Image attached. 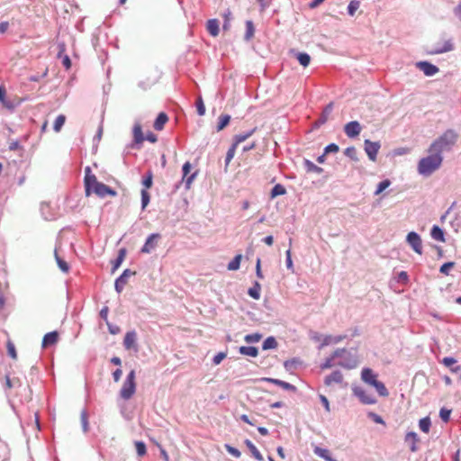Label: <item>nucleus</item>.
Listing matches in <instances>:
<instances>
[{"label":"nucleus","instance_id":"1","mask_svg":"<svg viewBox=\"0 0 461 461\" xmlns=\"http://www.w3.org/2000/svg\"><path fill=\"white\" fill-rule=\"evenodd\" d=\"M429 155L422 158L418 164V171L420 175L429 176L436 171L442 163L443 158L438 152H429Z\"/></svg>","mask_w":461,"mask_h":461},{"label":"nucleus","instance_id":"2","mask_svg":"<svg viewBox=\"0 0 461 461\" xmlns=\"http://www.w3.org/2000/svg\"><path fill=\"white\" fill-rule=\"evenodd\" d=\"M457 135L452 130L446 131L439 138L432 142L429 152H438L441 155L444 150L449 149L456 141Z\"/></svg>","mask_w":461,"mask_h":461},{"label":"nucleus","instance_id":"3","mask_svg":"<svg viewBox=\"0 0 461 461\" xmlns=\"http://www.w3.org/2000/svg\"><path fill=\"white\" fill-rule=\"evenodd\" d=\"M362 380L374 386L381 396H388L389 393L385 385L377 380V375L370 368H364L361 372Z\"/></svg>","mask_w":461,"mask_h":461},{"label":"nucleus","instance_id":"4","mask_svg":"<svg viewBox=\"0 0 461 461\" xmlns=\"http://www.w3.org/2000/svg\"><path fill=\"white\" fill-rule=\"evenodd\" d=\"M136 375L135 371L131 370L126 376L125 381L120 390V396L122 399L130 400L136 392Z\"/></svg>","mask_w":461,"mask_h":461},{"label":"nucleus","instance_id":"5","mask_svg":"<svg viewBox=\"0 0 461 461\" xmlns=\"http://www.w3.org/2000/svg\"><path fill=\"white\" fill-rule=\"evenodd\" d=\"M255 131H256V128L252 129L251 131H248L246 133L238 134V135L234 136L233 143H232L231 147L229 149V150L227 151V154H226V158H225V166L226 167L229 166L230 162L233 158L238 145L240 143L245 141L250 136H252Z\"/></svg>","mask_w":461,"mask_h":461},{"label":"nucleus","instance_id":"6","mask_svg":"<svg viewBox=\"0 0 461 461\" xmlns=\"http://www.w3.org/2000/svg\"><path fill=\"white\" fill-rule=\"evenodd\" d=\"M96 176L91 173V168L86 167L85 168V189L86 196H89L92 193V189L98 184Z\"/></svg>","mask_w":461,"mask_h":461},{"label":"nucleus","instance_id":"7","mask_svg":"<svg viewBox=\"0 0 461 461\" xmlns=\"http://www.w3.org/2000/svg\"><path fill=\"white\" fill-rule=\"evenodd\" d=\"M160 238L161 235L159 233H152L149 235L141 248L140 252L144 254L151 253L157 248Z\"/></svg>","mask_w":461,"mask_h":461},{"label":"nucleus","instance_id":"8","mask_svg":"<svg viewBox=\"0 0 461 461\" xmlns=\"http://www.w3.org/2000/svg\"><path fill=\"white\" fill-rule=\"evenodd\" d=\"M407 242L416 253L420 255L422 254V241L420 235L414 231L409 232L407 235Z\"/></svg>","mask_w":461,"mask_h":461},{"label":"nucleus","instance_id":"9","mask_svg":"<svg viewBox=\"0 0 461 461\" xmlns=\"http://www.w3.org/2000/svg\"><path fill=\"white\" fill-rule=\"evenodd\" d=\"M123 346L126 349H132L134 352H138L137 345V333L134 330L128 331L123 339Z\"/></svg>","mask_w":461,"mask_h":461},{"label":"nucleus","instance_id":"10","mask_svg":"<svg viewBox=\"0 0 461 461\" xmlns=\"http://www.w3.org/2000/svg\"><path fill=\"white\" fill-rule=\"evenodd\" d=\"M92 193L95 194L97 196L104 198L106 195L115 196L117 194L116 191L110 188L108 185L99 182L93 189Z\"/></svg>","mask_w":461,"mask_h":461},{"label":"nucleus","instance_id":"11","mask_svg":"<svg viewBox=\"0 0 461 461\" xmlns=\"http://www.w3.org/2000/svg\"><path fill=\"white\" fill-rule=\"evenodd\" d=\"M191 168H192L191 163L188 161L185 162L182 167V170H183L182 181L185 182L186 189H189L191 187V185L197 175V172H194L191 176H188V174L190 173Z\"/></svg>","mask_w":461,"mask_h":461},{"label":"nucleus","instance_id":"12","mask_svg":"<svg viewBox=\"0 0 461 461\" xmlns=\"http://www.w3.org/2000/svg\"><path fill=\"white\" fill-rule=\"evenodd\" d=\"M379 149V142H373L369 140H365V151L366 152L370 160L375 161Z\"/></svg>","mask_w":461,"mask_h":461},{"label":"nucleus","instance_id":"13","mask_svg":"<svg viewBox=\"0 0 461 461\" xmlns=\"http://www.w3.org/2000/svg\"><path fill=\"white\" fill-rule=\"evenodd\" d=\"M353 392L354 394L358 397L361 402L364 404H374L376 402L371 394L367 393V392L361 387L354 388Z\"/></svg>","mask_w":461,"mask_h":461},{"label":"nucleus","instance_id":"14","mask_svg":"<svg viewBox=\"0 0 461 461\" xmlns=\"http://www.w3.org/2000/svg\"><path fill=\"white\" fill-rule=\"evenodd\" d=\"M361 130V125L357 121L349 122L344 127L345 133L348 138H355L358 136Z\"/></svg>","mask_w":461,"mask_h":461},{"label":"nucleus","instance_id":"15","mask_svg":"<svg viewBox=\"0 0 461 461\" xmlns=\"http://www.w3.org/2000/svg\"><path fill=\"white\" fill-rule=\"evenodd\" d=\"M417 67L423 71V73L426 76H433L438 71V68L435 65L427 62V61H420L417 63Z\"/></svg>","mask_w":461,"mask_h":461},{"label":"nucleus","instance_id":"16","mask_svg":"<svg viewBox=\"0 0 461 461\" xmlns=\"http://www.w3.org/2000/svg\"><path fill=\"white\" fill-rule=\"evenodd\" d=\"M59 340V333L57 331H51L44 335L42 339V348L55 345Z\"/></svg>","mask_w":461,"mask_h":461},{"label":"nucleus","instance_id":"17","mask_svg":"<svg viewBox=\"0 0 461 461\" xmlns=\"http://www.w3.org/2000/svg\"><path fill=\"white\" fill-rule=\"evenodd\" d=\"M453 44L450 41H444L442 43H438L433 50L429 51L430 54H439L452 50Z\"/></svg>","mask_w":461,"mask_h":461},{"label":"nucleus","instance_id":"18","mask_svg":"<svg viewBox=\"0 0 461 461\" xmlns=\"http://www.w3.org/2000/svg\"><path fill=\"white\" fill-rule=\"evenodd\" d=\"M168 122V116L166 113L161 112L158 113L157 119L154 122L153 127L156 131L163 130L165 124Z\"/></svg>","mask_w":461,"mask_h":461},{"label":"nucleus","instance_id":"19","mask_svg":"<svg viewBox=\"0 0 461 461\" xmlns=\"http://www.w3.org/2000/svg\"><path fill=\"white\" fill-rule=\"evenodd\" d=\"M313 452L315 455L320 456L321 458H323L325 461H337L336 459H333L330 456V450L326 448H322L321 447H315L313 448Z\"/></svg>","mask_w":461,"mask_h":461},{"label":"nucleus","instance_id":"20","mask_svg":"<svg viewBox=\"0 0 461 461\" xmlns=\"http://www.w3.org/2000/svg\"><path fill=\"white\" fill-rule=\"evenodd\" d=\"M343 381V375L339 371L332 372L329 376L325 378V384L330 385L333 383L339 384Z\"/></svg>","mask_w":461,"mask_h":461},{"label":"nucleus","instance_id":"21","mask_svg":"<svg viewBox=\"0 0 461 461\" xmlns=\"http://www.w3.org/2000/svg\"><path fill=\"white\" fill-rule=\"evenodd\" d=\"M405 441L411 444L410 447L411 452L417 451V442L419 441V438L415 432H408L405 436Z\"/></svg>","mask_w":461,"mask_h":461},{"label":"nucleus","instance_id":"22","mask_svg":"<svg viewBox=\"0 0 461 461\" xmlns=\"http://www.w3.org/2000/svg\"><path fill=\"white\" fill-rule=\"evenodd\" d=\"M206 28L211 35L217 36L219 34V22L216 19L209 20Z\"/></svg>","mask_w":461,"mask_h":461},{"label":"nucleus","instance_id":"23","mask_svg":"<svg viewBox=\"0 0 461 461\" xmlns=\"http://www.w3.org/2000/svg\"><path fill=\"white\" fill-rule=\"evenodd\" d=\"M245 445L247 446V447L249 449V451L251 452L252 456L258 461H263V456L262 455L260 454V452L258 451V449L256 447V446L249 440V439H246L245 440Z\"/></svg>","mask_w":461,"mask_h":461},{"label":"nucleus","instance_id":"24","mask_svg":"<svg viewBox=\"0 0 461 461\" xmlns=\"http://www.w3.org/2000/svg\"><path fill=\"white\" fill-rule=\"evenodd\" d=\"M267 381L270 382V383H273L285 390H290V391H296V387L287 382H285V381H282V380H278V379H274V378H267Z\"/></svg>","mask_w":461,"mask_h":461},{"label":"nucleus","instance_id":"25","mask_svg":"<svg viewBox=\"0 0 461 461\" xmlns=\"http://www.w3.org/2000/svg\"><path fill=\"white\" fill-rule=\"evenodd\" d=\"M239 351L241 355L249 356L252 357H256L258 355V348L256 347H251V346H249V347L242 346L240 348Z\"/></svg>","mask_w":461,"mask_h":461},{"label":"nucleus","instance_id":"26","mask_svg":"<svg viewBox=\"0 0 461 461\" xmlns=\"http://www.w3.org/2000/svg\"><path fill=\"white\" fill-rule=\"evenodd\" d=\"M6 89L4 86H0V104L7 108V109H13L14 104L6 100Z\"/></svg>","mask_w":461,"mask_h":461},{"label":"nucleus","instance_id":"27","mask_svg":"<svg viewBox=\"0 0 461 461\" xmlns=\"http://www.w3.org/2000/svg\"><path fill=\"white\" fill-rule=\"evenodd\" d=\"M430 234L434 240H436L438 241L445 242L444 232L438 226H437V225L433 226L431 229Z\"/></svg>","mask_w":461,"mask_h":461},{"label":"nucleus","instance_id":"28","mask_svg":"<svg viewBox=\"0 0 461 461\" xmlns=\"http://www.w3.org/2000/svg\"><path fill=\"white\" fill-rule=\"evenodd\" d=\"M133 137L136 143H142L144 141L145 137L143 136L140 125L136 124L133 127Z\"/></svg>","mask_w":461,"mask_h":461},{"label":"nucleus","instance_id":"29","mask_svg":"<svg viewBox=\"0 0 461 461\" xmlns=\"http://www.w3.org/2000/svg\"><path fill=\"white\" fill-rule=\"evenodd\" d=\"M296 59L299 61V63L304 68L308 67L311 62L310 55L305 52L297 53Z\"/></svg>","mask_w":461,"mask_h":461},{"label":"nucleus","instance_id":"30","mask_svg":"<svg viewBox=\"0 0 461 461\" xmlns=\"http://www.w3.org/2000/svg\"><path fill=\"white\" fill-rule=\"evenodd\" d=\"M6 348H7V354L8 356L14 359V360H16L17 359V351H16V348H15V346L14 344V342L8 339L7 341H6Z\"/></svg>","mask_w":461,"mask_h":461},{"label":"nucleus","instance_id":"31","mask_svg":"<svg viewBox=\"0 0 461 461\" xmlns=\"http://www.w3.org/2000/svg\"><path fill=\"white\" fill-rule=\"evenodd\" d=\"M242 255L239 254L228 264L227 268L230 271H235L240 268Z\"/></svg>","mask_w":461,"mask_h":461},{"label":"nucleus","instance_id":"32","mask_svg":"<svg viewBox=\"0 0 461 461\" xmlns=\"http://www.w3.org/2000/svg\"><path fill=\"white\" fill-rule=\"evenodd\" d=\"M261 286L258 282H256L253 287H250L248 294L253 299L258 300L260 298Z\"/></svg>","mask_w":461,"mask_h":461},{"label":"nucleus","instance_id":"33","mask_svg":"<svg viewBox=\"0 0 461 461\" xmlns=\"http://www.w3.org/2000/svg\"><path fill=\"white\" fill-rule=\"evenodd\" d=\"M276 347H277V342L274 337L267 338L262 345V348L264 350L276 348Z\"/></svg>","mask_w":461,"mask_h":461},{"label":"nucleus","instance_id":"34","mask_svg":"<svg viewBox=\"0 0 461 461\" xmlns=\"http://www.w3.org/2000/svg\"><path fill=\"white\" fill-rule=\"evenodd\" d=\"M230 116L228 114H222L219 117V122L217 125V131H220L223 130L230 122Z\"/></svg>","mask_w":461,"mask_h":461},{"label":"nucleus","instance_id":"35","mask_svg":"<svg viewBox=\"0 0 461 461\" xmlns=\"http://www.w3.org/2000/svg\"><path fill=\"white\" fill-rule=\"evenodd\" d=\"M360 6V2L358 0H351L348 6V13L350 16H354L356 12L358 10Z\"/></svg>","mask_w":461,"mask_h":461},{"label":"nucleus","instance_id":"36","mask_svg":"<svg viewBox=\"0 0 461 461\" xmlns=\"http://www.w3.org/2000/svg\"><path fill=\"white\" fill-rule=\"evenodd\" d=\"M55 258L60 270L63 271L64 273H68L69 270L68 264L59 257L57 250H55Z\"/></svg>","mask_w":461,"mask_h":461},{"label":"nucleus","instance_id":"37","mask_svg":"<svg viewBox=\"0 0 461 461\" xmlns=\"http://www.w3.org/2000/svg\"><path fill=\"white\" fill-rule=\"evenodd\" d=\"M21 386V381L18 378L11 379L9 375L5 376V387L12 389L14 387Z\"/></svg>","mask_w":461,"mask_h":461},{"label":"nucleus","instance_id":"38","mask_svg":"<svg viewBox=\"0 0 461 461\" xmlns=\"http://www.w3.org/2000/svg\"><path fill=\"white\" fill-rule=\"evenodd\" d=\"M331 111H332V104H330L323 110L322 114H321V118L319 119V122L321 124L325 123L328 121V118H329L330 114L331 113Z\"/></svg>","mask_w":461,"mask_h":461},{"label":"nucleus","instance_id":"39","mask_svg":"<svg viewBox=\"0 0 461 461\" xmlns=\"http://www.w3.org/2000/svg\"><path fill=\"white\" fill-rule=\"evenodd\" d=\"M126 284V272H123L122 275L117 278L115 281V289L118 293H121L124 285Z\"/></svg>","mask_w":461,"mask_h":461},{"label":"nucleus","instance_id":"40","mask_svg":"<svg viewBox=\"0 0 461 461\" xmlns=\"http://www.w3.org/2000/svg\"><path fill=\"white\" fill-rule=\"evenodd\" d=\"M430 425L431 423L429 417L420 420L419 426L423 432L428 433L429 431Z\"/></svg>","mask_w":461,"mask_h":461},{"label":"nucleus","instance_id":"41","mask_svg":"<svg viewBox=\"0 0 461 461\" xmlns=\"http://www.w3.org/2000/svg\"><path fill=\"white\" fill-rule=\"evenodd\" d=\"M65 121H66V117L63 114H60L56 118V120L54 122V125H53L54 131L56 132H59L61 130L62 126L65 123Z\"/></svg>","mask_w":461,"mask_h":461},{"label":"nucleus","instance_id":"42","mask_svg":"<svg viewBox=\"0 0 461 461\" xmlns=\"http://www.w3.org/2000/svg\"><path fill=\"white\" fill-rule=\"evenodd\" d=\"M254 32L255 29L253 23L251 21H247L245 39L248 41L250 40L254 36Z\"/></svg>","mask_w":461,"mask_h":461},{"label":"nucleus","instance_id":"43","mask_svg":"<svg viewBox=\"0 0 461 461\" xmlns=\"http://www.w3.org/2000/svg\"><path fill=\"white\" fill-rule=\"evenodd\" d=\"M285 194V188L282 185H280V184L276 185L272 188V191H271V196L272 197H276V196H278V195H283Z\"/></svg>","mask_w":461,"mask_h":461},{"label":"nucleus","instance_id":"44","mask_svg":"<svg viewBox=\"0 0 461 461\" xmlns=\"http://www.w3.org/2000/svg\"><path fill=\"white\" fill-rule=\"evenodd\" d=\"M346 352V349H338L336 350L334 353H333V356L330 359H328L325 364L322 366V368H330L331 367L332 364H331V361L332 359H334L335 357H340L343 353Z\"/></svg>","mask_w":461,"mask_h":461},{"label":"nucleus","instance_id":"45","mask_svg":"<svg viewBox=\"0 0 461 461\" xmlns=\"http://www.w3.org/2000/svg\"><path fill=\"white\" fill-rule=\"evenodd\" d=\"M153 183V174L151 171H149L145 177L143 178L142 185L145 186L146 189H149L152 186Z\"/></svg>","mask_w":461,"mask_h":461},{"label":"nucleus","instance_id":"46","mask_svg":"<svg viewBox=\"0 0 461 461\" xmlns=\"http://www.w3.org/2000/svg\"><path fill=\"white\" fill-rule=\"evenodd\" d=\"M304 163H305V166H306L307 170L309 172H316V173H321L322 172V168L318 167V166H316L312 161L306 159Z\"/></svg>","mask_w":461,"mask_h":461},{"label":"nucleus","instance_id":"47","mask_svg":"<svg viewBox=\"0 0 461 461\" xmlns=\"http://www.w3.org/2000/svg\"><path fill=\"white\" fill-rule=\"evenodd\" d=\"M150 200V195L149 192L146 189L141 190V206L142 209H145L146 206L149 204Z\"/></svg>","mask_w":461,"mask_h":461},{"label":"nucleus","instance_id":"48","mask_svg":"<svg viewBox=\"0 0 461 461\" xmlns=\"http://www.w3.org/2000/svg\"><path fill=\"white\" fill-rule=\"evenodd\" d=\"M135 447H136L137 454L140 456H144L146 454V452H147L146 445L143 442H141V441H137L135 443Z\"/></svg>","mask_w":461,"mask_h":461},{"label":"nucleus","instance_id":"49","mask_svg":"<svg viewBox=\"0 0 461 461\" xmlns=\"http://www.w3.org/2000/svg\"><path fill=\"white\" fill-rule=\"evenodd\" d=\"M344 154L353 160H357V149L355 147H348L345 149Z\"/></svg>","mask_w":461,"mask_h":461},{"label":"nucleus","instance_id":"50","mask_svg":"<svg viewBox=\"0 0 461 461\" xmlns=\"http://www.w3.org/2000/svg\"><path fill=\"white\" fill-rule=\"evenodd\" d=\"M125 256H126V249H121L119 250L118 257H117V258L115 260V263H114V268H117L122 264V262L123 261Z\"/></svg>","mask_w":461,"mask_h":461},{"label":"nucleus","instance_id":"51","mask_svg":"<svg viewBox=\"0 0 461 461\" xmlns=\"http://www.w3.org/2000/svg\"><path fill=\"white\" fill-rule=\"evenodd\" d=\"M450 414L451 410H447L446 408H441L439 411V416L444 422H447L449 420Z\"/></svg>","mask_w":461,"mask_h":461},{"label":"nucleus","instance_id":"52","mask_svg":"<svg viewBox=\"0 0 461 461\" xmlns=\"http://www.w3.org/2000/svg\"><path fill=\"white\" fill-rule=\"evenodd\" d=\"M225 448L228 451V453H230L231 456H233L236 458H239L241 456V453L239 449L230 446V445H225Z\"/></svg>","mask_w":461,"mask_h":461},{"label":"nucleus","instance_id":"53","mask_svg":"<svg viewBox=\"0 0 461 461\" xmlns=\"http://www.w3.org/2000/svg\"><path fill=\"white\" fill-rule=\"evenodd\" d=\"M390 185V181L389 180H384L382 182H380L377 185V189L375 191V194H379L380 193H382L384 189H386L388 186Z\"/></svg>","mask_w":461,"mask_h":461},{"label":"nucleus","instance_id":"54","mask_svg":"<svg viewBox=\"0 0 461 461\" xmlns=\"http://www.w3.org/2000/svg\"><path fill=\"white\" fill-rule=\"evenodd\" d=\"M260 339H261V335L258 334V333L249 334V335L245 336V341H247L248 343L258 342L260 340Z\"/></svg>","mask_w":461,"mask_h":461},{"label":"nucleus","instance_id":"55","mask_svg":"<svg viewBox=\"0 0 461 461\" xmlns=\"http://www.w3.org/2000/svg\"><path fill=\"white\" fill-rule=\"evenodd\" d=\"M454 267V262H447L440 267V273L448 275L449 270Z\"/></svg>","mask_w":461,"mask_h":461},{"label":"nucleus","instance_id":"56","mask_svg":"<svg viewBox=\"0 0 461 461\" xmlns=\"http://www.w3.org/2000/svg\"><path fill=\"white\" fill-rule=\"evenodd\" d=\"M196 108H197V113L199 115L202 116L205 113V107H204L203 102L201 97H199L196 102Z\"/></svg>","mask_w":461,"mask_h":461},{"label":"nucleus","instance_id":"57","mask_svg":"<svg viewBox=\"0 0 461 461\" xmlns=\"http://www.w3.org/2000/svg\"><path fill=\"white\" fill-rule=\"evenodd\" d=\"M286 267L289 269V270H292L294 271V265H293V260H292V253H291V249H287L286 252Z\"/></svg>","mask_w":461,"mask_h":461},{"label":"nucleus","instance_id":"58","mask_svg":"<svg viewBox=\"0 0 461 461\" xmlns=\"http://www.w3.org/2000/svg\"><path fill=\"white\" fill-rule=\"evenodd\" d=\"M339 146L335 143H331V144H329L326 148H325V154H328V153H336L339 151Z\"/></svg>","mask_w":461,"mask_h":461},{"label":"nucleus","instance_id":"59","mask_svg":"<svg viewBox=\"0 0 461 461\" xmlns=\"http://www.w3.org/2000/svg\"><path fill=\"white\" fill-rule=\"evenodd\" d=\"M226 357V353L220 352L214 356L212 361L214 365H219Z\"/></svg>","mask_w":461,"mask_h":461},{"label":"nucleus","instance_id":"60","mask_svg":"<svg viewBox=\"0 0 461 461\" xmlns=\"http://www.w3.org/2000/svg\"><path fill=\"white\" fill-rule=\"evenodd\" d=\"M456 362V360L454 357H444V358L442 359V363H443L446 366H447V367L451 366H452V365H454Z\"/></svg>","mask_w":461,"mask_h":461},{"label":"nucleus","instance_id":"61","mask_svg":"<svg viewBox=\"0 0 461 461\" xmlns=\"http://www.w3.org/2000/svg\"><path fill=\"white\" fill-rule=\"evenodd\" d=\"M122 371L121 368H117L113 373V380L115 383L119 382L121 377H122Z\"/></svg>","mask_w":461,"mask_h":461},{"label":"nucleus","instance_id":"62","mask_svg":"<svg viewBox=\"0 0 461 461\" xmlns=\"http://www.w3.org/2000/svg\"><path fill=\"white\" fill-rule=\"evenodd\" d=\"M320 400L322 402L327 411H330V403L326 396L320 395Z\"/></svg>","mask_w":461,"mask_h":461},{"label":"nucleus","instance_id":"63","mask_svg":"<svg viewBox=\"0 0 461 461\" xmlns=\"http://www.w3.org/2000/svg\"><path fill=\"white\" fill-rule=\"evenodd\" d=\"M260 5L261 11H264L271 3L272 0H257Z\"/></svg>","mask_w":461,"mask_h":461},{"label":"nucleus","instance_id":"64","mask_svg":"<svg viewBox=\"0 0 461 461\" xmlns=\"http://www.w3.org/2000/svg\"><path fill=\"white\" fill-rule=\"evenodd\" d=\"M62 64H63V66H64L67 69H69V68H70V67H71V60H70V59H69V57H68V56H67V55H66V56L63 58V59H62Z\"/></svg>","mask_w":461,"mask_h":461}]
</instances>
